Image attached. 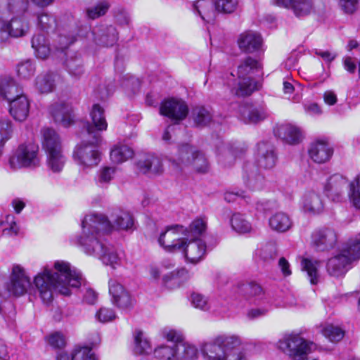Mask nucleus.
<instances>
[{
  "mask_svg": "<svg viewBox=\"0 0 360 360\" xmlns=\"http://www.w3.org/2000/svg\"><path fill=\"white\" fill-rule=\"evenodd\" d=\"M320 262L307 258H302L301 268L307 274L308 278L311 284L314 285L319 282Z\"/></svg>",
  "mask_w": 360,
  "mask_h": 360,
  "instance_id": "41",
  "label": "nucleus"
},
{
  "mask_svg": "<svg viewBox=\"0 0 360 360\" xmlns=\"http://www.w3.org/2000/svg\"><path fill=\"white\" fill-rule=\"evenodd\" d=\"M139 172L149 176L159 175L163 172L161 159L154 154H145L139 158L136 162Z\"/></svg>",
  "mask_w": 360,
  "mask_h": 360,
  "instance_id": "19",
  "label": "nucleus"
},
{
  "mask_svg": "<svg viewBox=\"0 0 360 360\" xmlns=\"http://www.w3.org/2000/svg\"><path fill=\"white\" fill-rule=\"evenodd\" d=\"M243 179L246 186L252 190H261L265 184L264 177L256 170H249L246 168Z\"/></svg>",
  "mask_w": 360,
  "mask_h": 360,
  "instance_id": "43",
  "label": "nucleus"
},
{
  "mask_svg": "<svg viewBox=\"0 0 360 360\" xmlns=\"http://www.w3.org/2000/svg\"><path fill=\"white\" fill-rule=\"evenodd\" d=\"M169 160L176 170L188 169L199 173H206L210 168L204 153L188 143L179 146L176 153L171 155Z\"/></svg>",
  "mask_w": 360,
  "mask_h": 360,
  "instance_id": "5",
  "label": "nucleus"
},
{
  "mask_svg": "<svg viewBox=\"0 0 360 360\" xmlns=\"http://www.w3.org/2000/svg\"><path fill=\"white\" fill-rule=\"evenodd\" d=\"M52 269L45 266L34 278V285L44 303L53 300V293L70 295V288H79L83 281L82 274L65 261H56Z\"/></svg>",
  "mask_w": 360,
  "mask_h": 360,
  "instance_id": "2",
  "label": "nucleus"
},
{
  "mask_svg": "<svg viewBox=\"0 0 360 360\" xmlns=\"http://www.w3.org/2000/svg\"><path fill=\"white\" fill-rule=\"evenodd\" d=\"M154 356L160 360H176V345H160L153 350Z\"/></svg>",
  "mask_w": 360,
  "mask_h": 360,
  "instance_id": "51",
  "label": "nucleus"
},
{
  "mask_svg": "<svg viewBox=\"0 0 360 360\" xmlns=\"http://www.w3.org/2000/svg\"><path fill=\"white\" fill-rule=\"evenodd\" d=\"M359 258L360 238H356L349 240L339 254L329 259L326 266L327 271L332 276H342L348 271L352 262Z\"/></svg>",
  "mask_w": 360,
  "mask_h": 360,
  "instance_id": "6",
  "label": "nucleus"
},
{
  "mask_svg": "<svg viewBox=\"0 0 360 360\" xmlns=\"http://www.w3.org/2000/svg\"><path fill=\"white\" fill-rule=\"evenodd\" d=\"M275 135L284 142L296 145L303 139V133L300 127L292 124H283L274 129Z\"/></svg>",
  "mask_w": 360,
  "mask_h": 360,
  "instance_id": "21",
  "label": "nucleus"
},
{
  "mask_svg": "<svg viewBox=\"0 0 360 360\" xmlns=\"http://www.w3.org/2000/svg\"><path fill=\"white\" fill-rule=\"evenodd\" d=\"M82 142L75 146L72 157L79 169L87 173L96 167L101 161V153L97 148L101 141V136L89 126L82 132Z\"/></svg>",
  "mask_w": 360,
  "mask_h": 360,
  "instance_id": "4",
  "label": "nucleus"
},
{
  "mask_svg": "<svg viewBox=\"0 0 360 360\" xmlns=\"http://www.w3.org/2000/svg\"><path fill=\"white\" fill-rule=\"evenodd\" d=\"M30 31V23L24 15L15 16L10 21L0 23V42L6 41L9 37L19 38Z\"/></svg>",
  "mask_w": 360,
  "mask_h": 360,
  "instance_id": "12",
  "label": "nucleus"
},
{
  "mask_svg": "<svg viewBox=\"0 0 360 360\" xmlns=\"http://www.w3.org/2000/svg\"><path fill=\"white\" fill-rule=\"evenodd\" d=\"M338 4L343 13H354L359 8V0H338Z\"/></svg>",
  "mask_w": 360,
  "mask_h": 360,
  "instance_id": "63",
  "label": "nucleus"
},
{
  "mask_svg": "<svg viewBox=\"0 0 360 360\" xmlns=\"http://www.w3.org/2000/svg\"><path fill=\"white\" fill-rule=\"evenodd\" d=\"M239 111L243 121L248 124L257 123L266 117L264 109L260 106L245 104L240 107Z\"/></svg>",
  "mask_w": 360,
  "mask_h": 360,
  "instance_id": "29",
  "label": "nucleus"
},
{
  "mask_svg": "<svg viewBox=\"0 0 360 360\" xmlns=\"http://www.w3.org/2000/svg\"><path fill=\"white\" fill-rule=\"evenodd\" d=\"M57 78L58 75L53 72L41 74L35 79V89L40 94L51 93L56 87Z\"/></svg>",
  "mask_w": 360,
  "mask_h": 360,
  "instance_id": "31",
  "label": "nucleus"
},
{
  "mask_svg": "<svg viewBox=\"0 0 360 360\" xmlns=\"http://www.w3.org/2000/svg\"><path fill=\"white\" fill-rule=\"evenodd\" d=\"M110 4L108 1L103 0L86 9V14L89 19L95 20L105 15L108 11Z\"/></svg>",
  "mask_w": 360,
  "mask_h": 360,
  "instance_id": "52",
  "label": "nucleus"
},
{
  "mask_svg": "<svg viewBox=\"0 0 360 360\" xmlns=\"http://www.w3.org/2000/svg\"><path fill=\"white\" fill-rule=\"evenodd\" d=\"M277 248L274 242L262 244L255 252L256 256L265 262L274 260L277 256Z\"/></svg>",
  "mask_w": 360,
  "mask_h": 360,
  "instance_id": "48",
  "label": "nucleus"
},
{
  "mask_svg": "<svg viewBox=\"0 0 360 360\" xmlns=\"http://www.w3.org/2000/svg\"><path fill=\"white\" fill-rule=\"evenodd\" d=\"M0 95L11 102L23 94L13 79H5L0 84Z\"/></svg>",
  "mask_w": 360,
  "mask_h": 360,
  "instance_id": "35",
  "label": "nucleus"
},
{
  "mask_svg": "<svg viewBox=\"0 0 360 360\" xmlns=\"http://www.w3.org/2000/svg\"><path fill=\"white\" fill-rule=\"evenodd\" d=\"M241 338L236 334L221 333L205 342L200 347L205 360H249L243 350Z\"/></svg>",
  "mask_w": 360,
  "mask_h": 360,
  "instance_id": "3",
  "label": "nucleus"
},
{
  "mask_svg": "<svg viewBox=\"0 0 360 360\" xmlns=\"http://www.w3.org/2000/svg\"><path fill=\"white\" fill-rule=\"evenodd\" d=\"M100 214L103 215L112 226V231L113 230H129L134 226V219L127 212L120 211L116 213L112 219L113 224L104 214Z\"/></svg>",
  "mask_w": 360,
  "mask_h": 360,
  "instance_id": "34",
  "label": "nucleus"
},
{
  "mask_svg": "<svg viewBox=\"0 0 360 360\" xmlns=\"http://www.w3.org/2000/svg\"><path fill=\"white\" fill-rule=\"evenodd\" d=\"M134 351L136 354H148L152 351V346L148 338L143 331L136 330L134 333Z\"/></svg>",
  "mask_w": 360,
  "mask_h": 360,
  "instance_id": "42",
  "label": "nucleus"
},
{
  "mask_svg": "<svg viewBox=\"0 0 360 360\" xmlns=\"http://www.w3.org/2000/svg\"><path fill=\"white\" fill-rule=\"evenodd\" d=\"M160 112L162 115L166 116L174 121L175 123H179L186 117L188 108L184 101L170 98L165 100L161 103Z\"/></svg>",
  "mask_w": 360,
  "mask_h": 360,
  "instance_id": "15",
  "label": "nucleus"
},
{
  "mask_svg": "<svg viewBox=\"0 0 360 360\" xmlns=\"http://www.w3.org/2000/svg\"><path fill=\"white\" fill-rule=\"evenodd\" d=\"M41 134L42 147L46 153L62 150L61 139L53 129L43 128Z\"/></svg>",
  "mask_w": 360,
  "mask_h": 360,
  "instance_id": "26",
  "label": "nucleus"
},
{
  "mask_svg": "<svg viewBox=\"0 0 360 360\" xmlns=\"http://www.w3.org/2000/svg\"><path fill=\"white\" fill-rule=\"evenodd\" d=\"M269 224L272 230L283 233L292 227V221L288 214L279 212L275 213L269 218Z\"/></svg>",
  "mask_w": 360,
  "mask_h": 360,
  "instance_id": "33",
  "label": "nucleus"
},
{
  "mask_svg": "<svg viewBox=\"0 0 360 360\" xmlns=\"http://www.w3.org/2000/svg\"><path fill=\"white\" fill-rule=\"evenodd\" d=\"M134 150L129 146L124 143H117L113 146L110 151V160L116 164L122 163L134 156Z\"/></svg>",
  "mask_w": 360,
  "mask_h": 360,
  "instance_id": "36",
  "label": "nucleus"
},
{
  "mask_svg": "<svg viewBox=\"0 0 360 360\" xmlns=\"http://www.w3.org/2000/svg\"><path fill=\"white\" fill-rule=\"evenodd\" d=\"M160 335L162 338L175 345L183 342L184 336L180 330L172 328H164L160 330Z\"/></svg>",
  "mask_w": 360,
  "mask_h": 360,
  "instance_id": "59",
  "label": "nucleus"
},
{
  "mask_svg": "<svg viewBox=\"0 0 360 360\" xmlns=\"http://www.w3.org/2000/svg\"><path fill=\"white\" fill-rule=\"evenodd\" d=\"M30 101L25 95H21L9 102V112L17 121H24L29 115Z\"/></svg>",
  "mask_w": 360,
  "mask_h": 360,
  "instance_id": "27",
  "label": "nucleus"
},
{
  "mask_svg": "<svg viewBox=\"0 0 360 360\" xmlns=\"http://www.w3.org/2000/svg\"><path fill=\"white\" fill-rule=\"evenodd\" d=\"M77 37L90 46H111L118 40V32L113 25H99L91 30L88 27H80Z\"/></svg>",
  "mask_w": 360,
  "mask_h": 360,
  "instance_id": "9",
  "label": "nucleus"
},
{
  "mask_svg": "<svg viewBox=\"0 0 360 360\" xmlns=\"http://www.w3.org/2000/svg\"><path fill=\"white\" fill-rule=\"evenodd\" d=\"M186 238V243L181 250V251L187 260V262L196 264L200 262L205 254L206 245L205 243L200 239H192L188 237Z\"/></svg>",
  "mask_w": 360,
  "mask_h": 360,
  "instance_id": "20",
  "label": "nucleus"
},
{
  "mask_svg": "<svg viewBox=\"0 0 360 360\" xmlns=\"http://www.w3.org/2000/svg\"><path fill=\"white\" fill-rule=\"evenodd\" d=\"M28 7V0H7L4 9L8 15L21 16L25 15Z\"/></svg>",
  "mask_w": 360,
  "mask_h": 360,
  "instance_id": "50",
  "label": "nucleus"
},
{
  "mask_svg": "<svg viewBox=\"0 0 360 360\" xmlns=\"http://www.w3.org/2000/svg\"><path fill=\"white\" fill-rule=\"evenodd\" d=\"M90 117L93 125L88 124L85 130L89 127V126L91 127L92 129L98 134L99 131L107 129L108 123L105 120V111L103 108L99 104L93 105L90 111Z\"/></svg>",
  "mask_w": 360,
  "mask_h": 360,
  "instance_id": "32",
  "label": "nucleus"
},
{
  "mask_svg": "<svg viewBox=\"0 0 360 360\" xmlns=\"http://www.w3.org/2000/svg\"><path fill=\"white\" fill-rule=\"evenodd\" d=\"M191 302L193 307L203 311H208L211 309V304L208 297L198 292L191 295Z\"/></svg>",
  "mask_w": 360,
  "mask_h": 360,
  "instance_id": "58",
  "label": "nucleus"
},
{
  "mask_svg": "<svg viewBox=\"0 0 360 360\" xmlns=\"http://www.w3.org/2000/svg\"><path fill=\"white\" fill-rule=\"evenodd\" d=\"M49 114L56 123L68 127L73 124L75 115L72 107L63 101L52 103L49 108Z\"/></svg>",
  "mask_w": 360,
  "mask_h": 360,
  "instance_id": "17",
  "label": "nucleus"
},
{
  "mask_svg": "<svg viewBox=\"0 0 360 360\" xmlns=\"http://www.w3.org/2000/svg\"><path fill=\"white\" fill-rule=\"evenodd\" d=\"M96 318L101 323H107L114 320L116 315L112 309L102 307L96 314Z\"/></svg>",
  "mask_w": 360,
  "mask_h": 360,
  "instance_id": "64",
  "label": "nucleus"
},
{
  "mask_svg": "<svg viewBox=\"0 0 360 360\" xmlns=\"http://www.w3.org/2000/svg\"><path fill=\"white\" fill-rule=\"evenodd\" d=\"M48 342L54 348H63L66 344V338L61 332L57 331L48 337Z\"/></svg>",
  "mask_w": 360,
  "mask_h": 360,
  "instance_id": "62",
  "label": "nucleus"
},
{
  "mask_svg": "<svg viewBox=\"0 0 360 360\" xmlns=\"http://www.w3.org/2000/svg\"><path fill=\"white\" fill-rule=\"evenodd\" d=\"M238 5V0H215L216 11L224 14L234 13L237 10Z\"/></svg>",
  "mask_w": 360,
  "mask_h": 360,
  "instance_id": "56",
  "label": "nucleus"
},
{
  "mask_svg": "<svg viewBox=\"0 0 360 360\" xmlns=\"http://www.w3.org/2000/svg\"><path fill=\"white\" fill-rule=\"evenodd\" d=\"M81 226L82 233L77 240L83 252L100 259L112 269L120 266L124 253L104 243L103 236L112 231V226L105 217L101 214H87Z\"/></svg>",
  "mask_w": 360,
  "mask_h": 360,
  "instance_id": "1",
  "label": "nucleus"
},
{
  "mask_svg": "<svg viewBox=\"0 0 360 360\" xmlns=\"http://www.w3.org/2000/svg\"><path fill=\"white\" fill-rule=\"evenodd\" d=\"M277 347L287 353L292 360H303L317 348L316 345L304 339L300 333L284 334L277 342Z\"/></svg>",
  "mask_w": 360,
  "mask_h": 360,
  "instance_id": "7",
  "label": "nucleus"
},
{
  "mask_svg": "<svg viewBox=\"0 0 360 360\" xmlns=\"http://www.w3.org/2000/svg\"><path fill=\"white\" fill-rule=\"evenodd\" d=\"M276 158L271 144L260 142L257 144L256 161L260 167L271 169L276 165Z\"/></svg>",
  "mask_w": 360,
  "mask_h": 360,
  "instance_id": "23",
  "label": "nucleus"
},
{
  "mask_svg": "<svg viewBox=\"0 0 360 360\" xmlns=\"http://www.w3.org/2000/svg\"><path fill=\"white\" fill-rule=\"evenodd\" d=\"M13 134L12 121L6 116L0 117V155L5 143L11 139Z\"/></svg>",
  "mask_w": 360,
  "mask_h": 360,
  "instance_id": "45",
  "label": "nucleus"
},
{
  "mask_svg": "<svg viewBox=\"0 0 360 360\" xmlns=\"http://www.w3.org/2000/svg\"><path fill=\"white\" fill-rule=\"evenodd\" d=\"M300 205L304 212L312 214H319L323 210L321 195L314 191H307L302 195Z\"/></svg>",
  "mask_w": 360,
  "mask_h": 360,
  "instance_id": "24",
  "label": "nucleus"
},
{
  "mask_svg": "<svg viewBox=\"0 0 360 360\" xmlns=\"http://www.w3.org/2000/svg\"><path fill=\"white\" fill-rule=\"evenodd\" d=\"M192 117L197 126L202 127L211 122L212 116L204 107H196L192 111Z\"/></svg>",
  "mask_w": 360,
  "mask_h": 360,
  "instance_id": "55",
  "label": "nucleus"
},
{
  "mask_svg": "<svg viewBox=\"0 0 360 360\" xmlns=\"http://www.w3.org/2000/svg\"><path fill=\"white\" fill-rule=\"evenodd\" d=\"M319 331L330 342H338L344 337V331L340 328L331 324L321 325Z\"/></svg>",
  "mask_w": 360,
  "mask_h": 360,
  "instance_id": "54",
  "label": "nucleus"
},
{
  "mask_svg": "<svg viewBox=\"0 0 360 360\" xmlns=\"http://www.w3.org/2000/svg\"><path fill=\"white\" fill-rule=\"evenodd\" d=\"M245 297L250 303L258 304L265 299V292L259 284L250 282L246 287Z\"/></svg>",
  "mask_w": 360,
  "mask_h": 360,
  "instance_id": "44",
  "label": "nucleus"
},
{
  "mask_svg": "<svg viewBox=\"0 0 360 360\" xmlns=\"http://www.w3.org/2000/svg\"><path fill=\"white\" fill-rule=\"evenodd\" d=\"M290 10L297 17L310 15L314 11L313 0H292Z\"/></svg>",
  "mask_w": 360,
  "mask_h": 360,
  "instance_id": "47",
  "label": "nucleus"
},
{
  "mask_svg": "<svg viewBox=\"0 0 360 360\" xmlns=\"http://www.w3.org/2000/svg\"><path fill=\"white\" fill-rule=\"evenodd\" d=\"M262 39L259 34L247 31L240 34L238 39L239 49L246 53H252L259 49Z\"/></svg>",
  "mask_w": 360,
  "mask_h": 360,
  "instance_id": "25",
  "label": "nucleus"
},
{
  "mask_svg": "<svg viewBox=\"0 0 360 360\" xmlns=\"http://www.w3.org/2000/svg\"><path fill=\"white\" fill-rule=\"evenodd\" d=\"M198 358V349L195 345L184 341L176 345V360H197Z\"/></svg>",
  "mask_w": 360,
  "mask_h": 360,
  "instance_id": "38",
  "label": "nucleus"
},
{
  "mask_svg": "<svg viewBox=\"0 0 360 360\" xmlns=\"http://www.w3.org/2000/svg\"><path fill=\"white\" fill-rule=\"evenodd\" d=\"M187 229L181 225L168 226L158 238V243L167 252L181 250L186 243Z\"/></svg>",
  "mask_w": 360,
  "mask_h": 360,
  "instance_id": "11",
  "label": "nucleus"
},
{
  "mask_svg": "<svg viewBox=\"0 0 360 360\" xmlns=\"http://www.w3.org/2000/svg\"><path fill=\"white\" fill-rule=\"evenodd\" d=\"M116 168L113 167H105L100 169L98 174V182L100 185L108 184L114 177Z\"/></svg>",
  "mask_w": 360,
  "mask_h": 360,
  "instance_id": "61",
  "label": "nucleus"
},
{
  "mask_svg": "<svg viewBox=\"0 0 360 360\" xmlns=\"http://www.w3.org/2000/svg\"><path fill=\"white\" fill-rule=\"evenodd\" d=\"M39 146L28 141L20 143L9 158V165L13 169L36 168L40 165Z\"/></svg>",
  "mask_w": 360,
  "mask_h": 360,
  "instance_id": "10",
  "label": "nucleus"
},
{
  "mask_svg": "<svg viewBox=\"0 0 360 360\" xmlns=\"http://www.w3.org/2000/svg\"><path fill=\"white\" fill-rule=\"evenodd\" d=\"M207 221L204 217H198L195 219L187 229V235L186 237L192 239H198V237L202 236L207 230Z\"/></svg>",
  "mask_w": 360,
  "mask_h": 360,
  "instance_id": "46",
  "label": "nucleus"
},
{
  "mask_svg": "<svg viewBox=\"0 0 360 360\" xmlns=\"http://www.w3.org/2000/svg\"><path fill=\"white\" fill-rule=\"evenodd\" d=\"M30 279L25 270L20 265H13L9 282L6 284V289L9 295L15 297L24 295L30 286Z\"/></svg>",
  "mask_w": 360,
  "mask_h": 360,
  "instance_id": "14",
  "label": "nucleus"
},
{
  "mask_svg": "<svg viewBox=\"0 0 360 360\" xmlns=\"http://www.w3.org/2000/svg\"><path fill=\"white\" fill-rule=\"evenodd\" d=\"M261 68L255 59L248 57L238 67V79L235 86L231 89L233 94L238 96H246L258 89V84L251 75Z\"/></svg>",
  "mask_w": 360,
  "mask_h": 360,
  "instance_id": "8",
  "label": "nucleus"
},
{
  "mask_svg": "<svg viewBox=\"0 0 360 360\" xmlns=\"http://www.w3.org/2000/svg\"><path fill=\"white\" fill-rule=\"evenodd\" d=\"M57 360H97V359L90 347H82L75 348L71 355L65 352L59 354Z\"/></svg>",
  "mask_w": 360,
  "mask_h": 360,
  "instance_id": "37",
  "label": "nucleus"
},
{
  "mask_svg": "<svg viewBox=\"0 0 360 360\" xmlns=\"http://www.w3.org/2000/svg\"><path fill=\"white\" fill-rule=\"evenodd\" d=\"M338 236L335 231L329 227H323L315 230L311 235L314 245L319 250H326L336 244Z\"/></svg>",
  "mask_w": 360,
  "mask_h": 360,
  "instance_id": "18",
  "label": "nucleus"
},
{
  "mask_svg": "<svg viewBox=\"0 0 360 360\" xmlns=\"http://www.w3.org/2000/svg\"><path fill=\"white\" fill-rule=\"evenodd\" d=\"M347 195L351 203L360 209V175H356L349 184Z\"/></svg>",
  "mask_w": 360,
  "mask_h": 360,
  "instance_id": "53",
  "label": "nucleus"
},
{
  "mask_svg": "<svg viewBox=\"0 0 360 360\" xmlns=\"http://www.w3.org/2000/svg\"><path fill=\"white\" fill-rule=\"evenodd\" d=\"M349 182L347 176L335 173L326 179L323 191L328 198L333 202H342L345 199V189L349 188Z\"/></svg>",
  "mask_w": 360,
  "mask_h": 360,
  "instance_id": "13",
  "label": "nucleus"
},
{
  "mask_svg": "<svg viewBox=\"0 0 360 360\" xmlns=\"http://www.w3.org/2000/svg\"><path fill=\"white\" fill-rule=\"evenodd\" d=\"M231 227L240 233H250L253 230L252 224L240 213H235L231 219Z\"/></svg>",
  "mask_w": 360,
  "mask_h": 360,
  "instance_id": "49",
  "label": "nucleus"
},
{
  "mask_svg": "<svg viewBox=\"0 0 360 360\" xmlns=\"http://www.w3.org/2000/svg\"><path fill=\"white\" fill-rule=\"evenodd\" d=\"M193 11L207 22L214 21L216 18L215 1L198 0L193 4Z\"/></svg>",
  "mask_w": 360,
  "mask_h": 360,
  "instance_id": "28",
  "label": "nucleus"
},
{
  "mask_svg": "<svg viewBox=\"0 0 360 360\" xmlns=\"http://www.w3.org/2000/svg\"><path fill=\"white\" fill-rule=\"evenodd\" d=\"M109 293L112 302L122 310H129L134 305V300L124 287L115 280L109 281Z\"/></svg>",
  "mask_w": 360,
  "mask_h": 360,
  "instance_id": "16",
  "label": "nucleus"
},
{
  "mask_svg": "<svg viewBox=\"0 0 360 360\" xmlns=\"http://www.w3.org/2000/svg\"><path fill=\"white\" fill-rule=\"evenodd\" d=\"M35 71L33 63L30 60H26L20 63L17 67V72L19 77L27 79L32 77Z\"/></svg>",
  "mask_w": 360,
  "mask_h": 360,
  "instance_id": "60",
  "label": "nucleus"
},
{
  "mask_svg": "<svg viewBox=\"0 0 360 360\" xmlns=\"http://www.w3.org/2000/svg\"><path fill=\"white\" fill-rule=\"evenodd\" d=\"M65 66L68 73L75 78L80 77L84 72L82 58L77 52L68 51L66 53Z\"/></svg>",
  "mask_w": 360,
  "mask_h": 360,
  "instance_id": "30",
  "label": "nucleus"
},
{
  "mask_svg": "<svg viewBox=\"0 0 360 360\" xmlns=\"http://www.w3.org/2000/svg\"><path fill=\"white\" fill-rule=\"evenodd\" d=\"M46 154L48 169L53 173L60 172L66 162L63 150L47 153Z\"/></svg>",
  "mask_w": 360,
  "mask_h": 360,
  "instance_id": "40",
  "label": "nucleus"
},
{
  "mask_svg": "<svg viewBox=\"0 0 360 360\" xmlns=\"http://www.w3.org/2000/svg\"><path fill=\"white\" fill-rule=\"evenodd\" d=\"M32 47L34 50L36 56L41 59L46 58L51 53L49 43L45 36L41 34L33 36Z\"/></svg>",
  "mask_w": 360,
  "mask_h": 360,
  "instance_id": "39",
  "label": "nucleus"
},
{
  "mask_svg": "<svg viewBox=\"0 0 360 360\" xmlns=\"http://www.w3.org/2000/svg\"><path fill=\"white\" fill-rule=\"evenodd\" d=\"M308 153L309 158L316 163L322 164L328 162L333 154V148L326 141L319 140L311 144Z\"/></svg>",
  "mask_w": 360,
  "mask_h": 360,
  "instance_id": "22",
  "label": "nucleus"
},
{
  "mask_svg": "<svg viewBox=\"0 0 360 360\" xmlns=\"http://www.w3.org/2000/svg\"><path fill=\"white\" fill-rule=\"evenodd\" d=\"M56 21L55 18L50 13L41 12L37 14V25L42 30L54 29Z\"/></svg>",
  "mask_w": 360,
  "mask_h": 360,
  "instance_id": "57",
  "label": "nucleus"
}]
</instances>
